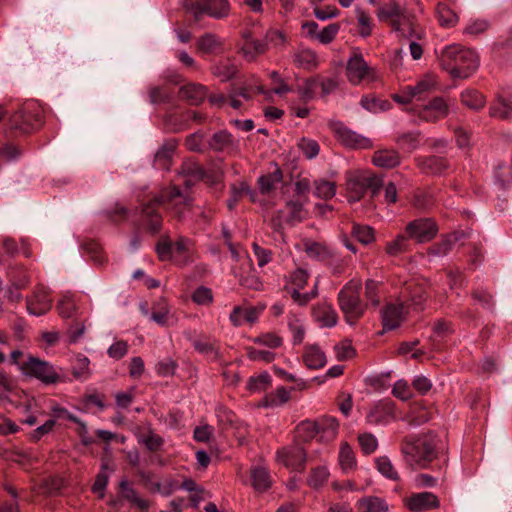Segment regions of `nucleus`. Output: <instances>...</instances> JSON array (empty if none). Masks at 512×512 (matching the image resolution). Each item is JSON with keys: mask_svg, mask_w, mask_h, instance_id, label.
Segmentation results:
<instances>
[{"mask_svg": "<svg viewBox=\"0 0 512 512\" xmlns=\"http://www.w3.org/2000/svg\"><path fill=\"white\" fill-rule=\"evenodd\" d=\"M317 423L318 435L321 441L329 442L336 438L339 430V423L333 416H324Z\"/></svg>", "mask_w": 512, "mask_h": 512, "instance_id": "393cba45", "label": "nucleus"}, {"mask_svg": "<svg viewBox=\"0 0 512 512\" xmlns=\"http://www.w3.org/2000/svg\"><path fill=\"white\" fill-rule=\"evenodd\" d=\"M109 481V468L106 463H102L101 469L98 472L95 482L92 486V491L98 493L101 498L104 497L105 489Z\"/></svg>", "mask_w": 512, "mask_h": 512, "instance_id": "864d4df0", "label": "nucleus"}, {"mask_svg": "<svg viewBox=\"0 0 512 512\" xmlns=\"http://www.w3.org/2000/svg\"><path fill=\"white\" fill-rule=\"evenodd\" d=\"M397 143L402 149L412 152L417 149L420 144V133H404L397 138Z\"/></svg>", "mask_w": 512, "mask_h": 512, "instance_id": "4d7b16f0", "label": "nucleus"}, {"mask_svg": "<svg viewBox=\"0 0 512 512\" xmlns=\"http://www.w3.org/2000/svg\"><path fill=\"white\" fill-rule=\"evenodd\" d=\"M176 146L177 143L175 141L166 142L155 154V166L160 169L168 170L170 168L171 159Z\"/></svg>", "mask_w": 512, "mask_h": 512, "instance_id": "e433bc0d", "label": "nucleus"}, {"mask_svg": "<svg viewBox=\"0 0 512 512\" xmlns=\"http://www.w3.org/2000/svg\"><path fill=\"white\" fill-rule=\"evenodd\" d=\"M314 186V195L318 198L328 200L333 198L336 194V186L334 182L320 179L314 182Z\"/></svg>", "mask_w": 512, "mask_h": 512, "instance_id": "49530a36", "label": "nucleus"}, {"mask_svg": "<svg viewBox=\"0 0 512 512\" xmlns=\"http://www.w3.org/2000/svg\"><path fill=\"white\" fill-rule=\"evenodd\" d=\"M363 512H387L386 502L378 497L365 498L359 501Z\"/></svg>", "mask_w": 512, "mask_h": 512, "instance_id": "6e6d98bb", "label": "nucleus"}, {"mask_svg": "<svg viewBox=\"0 0 512 512\" xmlns=\"http://www.w3.org/2000/svg\"><path fill=\"white\" fill-rule=\"evenodd\" d=\"M407 508L412 512H424L438 508L440 505L438 497L431 492H420L412 494L405 500Z\"/></svg>", "mask_w": 512, "mask_h": 512, "instance_id": "412c9836", "label": "nucleus"}, {"mask_svg": "<svg viewBox=\"0 0 512 512\" xmlns=\"http://www.w3.org/2000/svg\"><path fill=\"white\" fill-rule=\"evenodd\" d=\"M339 464L344 472H349L356 467V458L351 446L344 442L340 446L339 450Z\"/></svg>", "mask_w": 512, "mask_h": 512, "instance_id": "ea45409f", "label": "nucleus"}, {"mask_svg": "<svg viewBox=\"0 0 512 512\" xmlns=\"http://www.w3.org/2000/svg\"><path fill=\"white\" fill-rule=\"evenodd\" d=\"M490 115L501 119L511 118L512 102L505 100L503 97H498L490 107Z\"/></svg>", "mask_w": 512, "mask_h": 512, "instance_id": "37998d69", "label": "nucleus"}, {"mask_svg": "<svg viewBox=\"0 0 512 512\" xmlns=\"http://www.w3.org/2000/svg\"><path fill=\"white\" fill-rule=\"evenodd\" d=\"M361 106L372 113L385 111L390 107V103L386 100H381L370 95H364L360 101Z\"/></svg>", "mask_w": 512, "mask_h": 512, "instance_id": "de8ad7c7", "label": "nucleus"}, {"mask_svg": "<svg viewBox=\"0 0 512 512\" xmlns=\"http://www.w3.org/2000/svg\"><path fill=\"white\" fill-rule=\"evenodd\" d=\"M247 356L252 361L271 363L275 359L276 354L270 350L248 347Z\"/></svg>", "mask_w": 512, "mask_h": 512, "instance_id": "69168bd1", "label": "nucleus"}, {"mask_svg": "<svg viewBox=\"0 0 512 512\" xmlns=\"http://www.w3.org/2000/svg\"><path fill=\"white\" fill-rule=\"evenodd\" d=\"M183 176L189 177V179L185 180L186 185H190L192 181L201 180L204 177L203 168L196 162L187 161L184 162L181 166V172Z\"/></svg>", "mask_w": 512, "mask_h": 512, "instance_id": "c03bdc74", "label": "nucleus"}, {"mask_svg": "<svg viewBox=\"0 0 512 512\" xmlns=\"http://www.w3.org/2000/svg\"><path fill=\"white\" fill-rule=\"evenodd\" d=\"M43 124V111L33 102L24 104L9 118V127L21 133H30Z\"/></svg>", "mask_w": 512, "mask_h": 512, "instance_id": "423d86ee", "label": "nucleus"}, {"mask_svg": "<svg viewBox=\"0 0 512 512\" xmlns=\"http://www.w3.org/2000/svg\"><path fill=\"white\" fill-rule=\"evenodd\" d=\"M355 12H356L357 20H358V25H359V34L362 37L370 36L372 33V29H373L372 18L369 16L368 13H366L361 8H356Z\"/></svg>", "mask_w": 512, "mask_h": 512, "instance_id": "bf43d9fd", "label": "nucleus"}, {"mask_svg": "<svg viewBox=\"0 0 512 512\" xmlns=\"http://www.w3.org/2000/svg\"><path fill=\"white\" fill-rule=\"evenodd\" d=\"M188 339L191 341L194 349L198 353L206 356H213L214 358L218 357V348L216 347L215 342L208 337L200 336L192 338L191 335H189Z\"/></svg>", "mask_w": 512, "mask_h": 512, "instance_id": "58836bf2", "label": "nucleus"}, {"mask_svg": "<svg viewBox=\"0 0 512 512\" xmlns=\"http://www.w3.org/2000/svg\"><path fill=\"white\" fill-rule=\"evenodd\" d=\"M259 313L256 308L249 307V308H242L240 306H235L230 313V321L231 323L238 327L241 326L243 323H253L258 319Z\"/></svg>", "mask_w": 512, "mask_h": 512, "instance_id": "473e14b6", "label": "nucleus"}, {"mask_svg": "<svg viewBox=\"0 0 512 512\" xmlns=\"http://www.w3.org/2000/svg\"><path fill=\"white\" fill-rule=\"evenodd\" d=\"M437 81L433 75H425L415 85H409L416 100L424 99L436 87Z\"/></svg>", "mask_w": 512, "mask_h": 512, "instance_id": "4c0bfd02", "label": "nucleus"}, {"mask_svg": "<svg viewBox=\"0 0 512 512\" xmlns=\"http://www.w3.org/2000/svg\"><path fill=\"white\" fill-rule=\"evenodd\" d=\"M238 71L236 64L231 59H224L212 66L211 72L221 81H229Z\"/></svg>", "mask_w": 512, "mask_h": 512, "instance_id": "c9c22d12", "label": "nucleus"}, {"mask_svg": "<svg viewBox=\"0 0 512 512\" xmlns=\"http://www.w3.org/2000/svg\"><path fill=\"white\" fill-rule=\"evenodd\" d=\"M399 298L407 307L410 305L415 309H422L427 299V292L422 284L407 282L401 289Z\"/></svg>", "mask_w": 512, "mask_h": 512, "instance_id": "2eb2a0df", "label": "nucleus"}, {"mask_svg": "<svg viewBox=\"0 0 512 512\" xmlns=\"http://www.w3.org/2000/svg\"><path fill=\"white\" fill-rule=\"evenodd\" d=\"M415 161L421 172L426 175H442L450 168L448 160L442 156H418Z\"/></svg>", "mask_w": 512, "mask_h": 512, "instance_id": "aec40b11", "label": "nucleus"}, {"mask_svg": "<svg viewBox=\"0 0 512 512\" xmlns=\"http://www.w3.org/2000/svg\"><path fill=\"white\" fill-rule=\"evenodd\" d=\"M20 370L26 376L33 377L46 385L59 382L60 375L49 362L36 357H29L20 365Z\"/></svg>", "mask_w": 512, "mask_h": 512, "instance_id": "9d476101", "label": "nucleus"}, {"mask_svg": "<svg viewBox=\"0 0 512 512\" xmlns=\"http://www.w3.org/2000/svg\"><path fill=\"white\" fill-rule=\"evenodd\" d=\"M307 202L301 198L292 199L286 203V207L289 210L287 215L282 210L276 211L271 219L274 230H279L283 222L295 224L303 221L306 217L303 207Z\"/></svg>", "mask_w": 512, "mask_h": 512, "instance_id": "f8f14e48", "label": "nucleus"}, {"mask_svg": "<svg viewBox=\"0 0 512 512\" xmlns=\"http://www.w3.org/2000/svg\"><path fill=\"white\" fill-rule=\"evenodd\" d=\"M358 442L362 451L369 455L376 451L378 447V441L376 437L371 433H362L358 436Z\"/></svg>", "mask_w": 512, "mask_h": 512, "instance_id": "774afa93", "label": "nucleus"}, {"mask_svg": "<svg viewBox=\"0 0 512 512\" xmlns=\"http://www.w3.org/2000/svg\"><path fill=\"white\" fill-rule=\"evenodd\" d=\"M436 440L431 434L418 437H406L401 444L405 461L411 466L425 468L435 458Z\"/></svg>", "mask_w": 512, "mask_h": 512, "instance_id": "20e7f679", "label": "nucleus"}, {"mask_svg": "<svg viewBox=\"0 0 512 512\" xmlns=\"http://www.w3.org/2000/svg\"><path fill=\"white\" fill-rule=\"evenodd\" d=\"M297 438L302 441H309L318 435L316 421H303L296 428Z\"/></svg>", "mask_w": 512, "mask_h": 512, "instance_id": "5fc2aeb1", "label": "nucleus"}, {"mask_svg": "<svg viewBox=\"0 0 512 512\" xmlns=\"http://www.w3.org/2000/svg\"><path fill=\"white\" fill-rule=\"evenodd\" d=\"M361 283L350 281L338 294L339 306L345 315L346 321L353 325L363 315L365 307L360 300Z\"/></svg>", "mask_w": 512, "mask_h": 512, "instance_id": "39448f33", "label": "nucleus"}, {"mask_svg": "<svg viewBox=\"0 0 512 512\" xmlns=\"http://www.w3.org/2000/svg\"><path fill=\"white\" fill-rule=\"evenodd\" d=\"M435 16L441 27H454L459 18L457 14L444 2H438L435 7Z\"/></svg>", "mask_w": 512, "mask_h": 512, "instance_id": "72a5a7b5", "label": "nucleus"}, {"mask_svg": "<svg viewBox=\"0 0 512 512\" xmlns=\"http://www.w3.org/2000/svg\"><path fill=\"white\" fill-rule=\"evenodd\" d=\"M410 238L408 235L399 234L395 239L386 244V253L390 256H397L410 249Z\"/></svg>", "mask_w": 512, "mask_h": 512, "instance_id": "a19ab883", "label": "nucleus"}, {"mask_svg": "<svg viewBox=\"0 0 512 512\" xmlns=\"http://www.w3.org/2000/svg\"><path fill=\"white\" fill-rule=\"evenodd\" d=\"M304 251L309 258L325 262L328 265H331L334 261L339 260V257L336 255L335 251L325 243L306 240L304 242Z\"/></svg>", "mask_w": 512, "mask_h": 512, "instance_id": "6ab92c4d", "label": "nucleus"}, {"mask_svg": "<svg viewBox=\"0 0 512 512\" xmlns=\"http://www.w3.org/2000/svg\"><path fill=\"white\" fill-rule=\"evenodd\" d=\"M198 49L203 53H213L220 46V39L212 33H206L198 39Z\"/></svg>", "mask_w": 512, "mask_h": 512, "instance_id": "3c124183", "label": "nucleus"}, {"mask_svg": "<svg viewBox=\"0 0 512 512\" xmlns=\"http://www.w3.org/2000/svg\"><path fill=\"white\" fill-rule=\"evenodd\" d=\"M187 12L193 15L195 20H200L207 15L216 20L227 18L231 13L229 0H196L185 5Z\"/></svg>", "mask_w": 512, "mask_h": 512, "instance_id": "0eeeda50", "label": "nucleus"}, {"mask_svg": "<svg viewBox=\"0 0 512 512\" xmlns=\"http://www.w3.org/2000/svg\"><path fill=\"white\" fill-rule=\"evenodd\" d=\"M277 461L293 470H302L306 461V453L300 446H290L277 451Z\"/></svg>", "mask_w": 512, "mask_h": 512, "instance_id": "dca6fc26", "label": "nucleus"}, {"mask_svg": "<svg viewBox=\"0 0 512 512\" xmlns=\"http://www.w3.org/2000/svg\"><path fill=\"white\" fill-rule=\"evenodd\" d=\"M367 422L373 425H386L394 419V410L390 403H380L367 414Z\"/></svg>", "mask_w": 512, "mask_h": 512, "instance_id": "b1692460", "label": "nucleus"}, {"mask_svg": "<svg viewBox=\"0 0 512 512\" xmlns=\"http://www.w3.org/2000/svg\"><path fill=\"white\" fill-rule=\"evenodd\" d=\"M149 101L152 104L168 102L172 93L166 86H151L148 89Z\"/></svg>", "mask_w": 512, "mask_h": 512, "instance_id": "052dcab7", "label": "nucleus"}, {"mask_svg": "<svg viewBox=\"0 0 512 512\" xmlns=\"http://www.w3.org/2000/svg\"><path fill=\"white\" fill-rule=\"evenodd\" d=\"M408 307L398 298L397 303H388L382 309V325L384 330L398 328L405 320Z\"/></svg>", "mask_w": 512, "mask_h": 512, "instance_id": "4468645a", "label": "nucleus"}, {"mask_svg": "<svg viewBox=\"0 0 512 512\" xmlns=\"http://www.w3.org/2000/svg\"><path fill=\"white\" fill-rule=\"evenodd\" d=\"M290 399V391L285 387H277L276 390L266 396L267 406H280Z\"/></svg>", "mask_w": 512, "mask_h": 512, "instance_id": "680f3d73", "label": "nucleus"}, {"mask_svg": "<svg viewBox=\"0 0 512 512\" xmlns=\"http://www.w3.org/2000/svg\"><path fill=\"white\" fill-rule=\"evenodd\" d=\"M283 174L277 164L274 165L273 171L262 175L258 178L259 188L262 194H269L282 182Z\"/></svg>", "mask_w": 512, "mask_h": 512, "instance_id": "c85d7f7f", "label": "nucleus"}, {"mask_svg": "<svg viewBox=\"0 0 512 512\" xmlns=\"http://www.w3.org/2000/svg\"><path fill=\"white\" fill-rule=\"evenodd\" d=\"M313 317L321 327H333L337 323V313L329 304H321L314 307Z\"/></svg>", "mask_w": 512, "mask_h": 512, "instance_id": "cd10ccee", "label": "nucleus"}, {"mask_svg": "<svg viewBox=\"0 0 512 512\" xmlns=\"http://www.w3.org/2000/svg\"><path fill=\"white\" fill-rule=\"evenodd\" d=\"M368 171L350 173L347 178V191L349 202L359 201L367 192Z\"/></svg>", "mask_w": 512, "mask_h": 512, "instance_id": "f3484780", "label": "nucleus"}, {"mask_svg": "<svg viewBox=\"0 0 512 512\" xmlns=\"http://www.w3.org/2000/svg\"><path fill=\"white\" fill-rule=\"evenodd\" d=\"M457 240L456 237H452L451 235L443 237L439 242L432 245L427 253L429 256L435 257H443L446 256L451 250L452 247Z\"/></svg>", "mask_w": 512, "mask_h": 512, "instance_id": "79ce46f5", "label": "nucleus"}, {"mask_svg": "<svg viewBox=\"0 0 512 512\" xmlns=\"http://www.w3.org/2000/svg\"><path fill=\"white\" fill-rule=\"evenodd\" d=\"M335 138L345 147L350 149H369L373 147V142L338 120L330 121L328 124Z\"/></svg>", "mask_w": 512, "mask_h": 512, "instance_id": "1a4fd4ad", "label": "nucleus"}, {"mask_svg": "<svg viewBox=\"0 0 512 512\" xmlns=\"http://www.w3.org/2000/svg\"><path fill=\"white\" fill-rule=\"evenodd\" d=\"M52 307V299L45 287H37L27 300V310L31 315L41 316Z\"/></svg>", "mask_w": 512, "mask_h": 512, "instance_id": "a211bd4d", "label": "nucleus"}, {"mask_svg": "<svg viewBox=\"0 0 512 512\" xmlns=\"http://www.w3.org/2000/svg\"><path fill=\"white\" fill-rule=\"evenodd\" d=\"M166 206L181 218L185 210L189 208L190 201L176 186L164 189L160 195L144 204L140 213V225L148 232L156 234L162 227V216L158 212L159 206Z\"/></svg>", "mask_w": 512, "mask_h": 512, "instance_id": "f257e3e1", "label": "nucleus"}, {"mask_svg": "<svg viewBox=\"0 0 512 512\" xmlns=\"http://www.w3.org/2000/svg\"><path fill=\"white\" fill-rule=\"evenodd\" d=\"M288 328L292 333L293 344H301L305 337V327L302 320L296 316L290 317L288 320Z\"/></svg>", "mask_w": 512, "mask_h": 512, "instance_id": "603ef678", "label": "nucleus"}, {"mask_svg": "<svg viewBox=\"0 0 512 512\" xmlns=\"http://www.w3.org/2000/svg\"><path fill=\"white\" fill-rule=\"evenodd\" d=\"M298 147L307 159L315 158L320 151L318 142L309 138H302L298 142Z\"/></svg>", "mask_w": 512, "mask_h": 512, "instance_id": "0e129e2a", "label": "nucleus"}, {"mask_svg": "<svg viewBox=\"0 0 512 512\" xmlns=\"http://www.w3.org/2000/svg\"><path fill=\"white\" fill-rule=\"evenodd\" d=\"M303 363L308 369L318 370L327 363L324 351L317 344H307L302 355Z\"/></svg>", "mask_w": 512, "mask_h": 512, "instance_id": "5701e85b", "label": "nucleus"}, {"mask_svg": "<svg viewBox=\"0 0 512 512\" xmlns=\"http://www.w3.org/2000/svg\"><path fill=\"white\" fill-rule=\"evenodd\" d=\"M442 69L447 71L453 79H467L479 67V57L470 48L459 44L444 47L439 56Z\"/></svg>", "mask_w": 512, "mask_h": 512, "instance_id": "f03ea898", "label": "nucleus"}, {"mask_svg": "<svg viewBox=\"0 0 512 512\" xmlns=\"http://www.w3.org/2000/svg\"><path fill=\"white\" fill-rule=\"evenodd\" d=\"M241 51L247 61H254L258 56L267 51V43L264 40L247 38L243 42Z\"/></svg>", "mask_w": 512, "mask_h": 512, "instance_id": "2f4dec72", "label": "nucleus"}, {"mask_svg": "<svg viewBox=\"0 0 512 512\" xmlns=\"http://www.w3.org/2000/svg\"><path fill=\"white\" fill-rule=\"evenodd\" d=\"M271 385V376L267 372H263L258 376L250 377L247 381V389L251 393L265 391Z\"/></svg>", "mask_w": 512, "mask_h": 512, "instance_id": "a18cd8bd", "label": "nucleus"}, {"mask_svg": "<svg viewBox=\"0 0 512 512\" xmlns=\"http://www.w3.org/2000/svg\"><path fill=\"white\" fill-rule=\"evenodd\" d=\"M448 114V105L441 97L433 98L428 104L424 105L418 112L421 120L426 122H435L444 118Z\"/></svg>", "mask_w": 512, "mask_h": 512, "instance_id": "4be33fe9", "label": "nucleus"}, {"mask_svg": "<svg viewBox=\"0 0 512 512\" xmlns=\"http://www.w3.org/2000/svg\"><path fill=\"white\" fill-rule=\"evenodd\" d=\"M438 232V226L431 218H419L409 222L406 226V234L410 239L419 243L431 241Z\"/></svg>", "mask_w": 512, "mask_h": 512, "instance_id": "ddd939ff", "label": "nucleus"}, {"mask_svg": "<svg viewBox=\"0 0 512 512\" xmlns=\"http://www.w3.org/2000/svg\"><path fill=\"white\" fill-rule=\"evenodd\" d=\"M372 163L377 167L391 169L400 164V155L392 149L378 150L372 156Z\"/></svg>", "mask_w": 512, "mask_h": 512, "instance_id": "a878e982", "label": "nucleus"}, {"mask_svg": "<svg viewBox=\"0 0 512 512\" xmlns=\"http://www.w3.org/2000/svg\"><path fill=\"white\" fill-rule=\"evenodd\" d=\"M209 147L216 152L229 151L235 146L234 137L226 130H221L212 135L208 141Z\"/></svg>", "mask_w": 512, "mask_h": 512, "instance_id": "c756f323", "label": "nucleus"}, {"mask_svg": "<svg viewBox=\"0 0 512 512\" xmlns=\"http://www.w3.org/2000/svg\"><path fill=\"white\" fill-rule=\"evenodd\" d=\"M377 18L386 22L391 29L403 38H420L414 14L409 13L397 1L391 0L377 10Z\"/></svg>", "mask_w": 512, "mask_h": 512, "instance_id": "7ed1b4c3", "label": "nucleus"}, {"mask_svg": "<svg viewBox=\"0 0 512 512\" xmlns=\"http://www.w3.org/2000/svg\"><path fill=\"white\" fill-rule=\"evenodd\" d=\"M252 486L256 491L264 492L271 486V476L269 471L260 465L251 468Z\"/></svg>", "mask_w": 512, "mask_h": 512, "instance_id": "7c9ffc66", "label": "nucleus"}, {"mask_svg": "<svg viewBox=\"0 0 512 512\" xmlns=\"http://www.w3.org/2000/svg\"><path fill=\"white\" fill-rule=\"evenodd\" d=\"M353 236L362 244H370L374 241V230L370 226L355 224L352 228Z\"/></svg>", "mask_w": 512, "mask_h": 512, "instance_id": "e2e57ef3", "label": "nucleus"}, {"mask_svg": "<svg viewBox=\"0 0 512 512\" xmlns=\"http://www.w3.org/2000/svg\"><path fill=\"white\" fill-rule=\"evenodd\" d=\"M346 77L353 85H359L363 81H373L375 73L360 53H353L347 60Z\"/></svg>", "mask_w": 512, "mask_h": 512, "instance_id": "9b49d317", "label": "nucleus"}, {"mask_svg": "<svg viewBox=\"0 0 512 512\" xmlns=\"http://www.w3.org/2000/svg\"><path fill=\"white\" fill-rule=\"evenodd\" d=\"M179 95L186 99L192 105H198L204 101L207 96L206 87L201 84L190 83L180 88Z\"/></svg>", "mask_w": 512, "mask_h": 512, "instance_id": "bb28decb", "label": "nucleus"}, {"mask_svg": "<svg viewBox=\"0 0 512 512\" xmlns=\"http://www.w3.org/2000/svg\"><path fill=\"white\" fill-rule=\"evenodd\" d=\"M329 475L330 473L326 466H318L311 470L307 479L308 485L313 488H319L327 482Z\"/></svg>", "mask_w": 512, "mask_h": 512, "instance_id": "8fccbe9b", "label": "nucleus"}, {"mask_svg": "<svg viewBox=\"0 0 512 512\" xmlns=\"http://www.w3.org/2000/svg\"><path fill=\"white\" fill-rule=\"evenodd\" d=\"M376 467L378 471L386 478L398 480L399 475L394 468L391 460L387 456H381L376 459Z\"/></svg>", "mask_w": 512, "mask_h": 512, "instance_id": "13d9d810", "label": "nucleus"}, {"mask_svg": "<svg viewBox=\"0 0 512 512\" xmlns=\"http://www.w3.org/2000/svg\"><path fill=\"white\" fill-rule=\"evenodd\" d=\"M309 279V274L304 269H296L290 274L289 283L285 286V290L290 294L294 303L299 306L308 304L312 299L318 295V284L317 279L310 292L301 293V290L305 288Z\"/></svg>", "mask_w": 512, "mask_h": 512, "instance_id": "6e6552de", "label": "nucleus"}, {"mask_svg": "<svg viewBox=\"0 0 512 512\" xmlns=\"http://www.w3.org/2000/svg\"><path fill=\"white\" fill-rule=\"evenodd\" d=\"M317 81L313 78L306 79L302 83L298 84V94L303 101L311 100L317 88Z\"/></svg>", "mask_w": 512, "mask_h": 512, "instance_id": "338daca9", "label": "nucleus"}, {"mask_svg": "<svg viewBox=\"0 0 512 512\" xmlns=\"http://www.w3.org/2000/svg\"><path fill=\"white\" fill-rule=\"evenodd\" d=\"M294 64L304 70H312L317 67L318 60L316 53L309 48H301L293 55Z\"/></svg>", "mask_w": 512, "mask_h": 512, "instance_id": "f704fd0d", "label": "nucleus"}, {"mask_svg": "<svg viewBox=\"0 0 512 512\" xmlns=\"http://www.w3.org/2000/svg\"><path fill=\"white\" fill-rule=\"evenodd\" d=\"M462 103L473 110H479L484 106L483 95L476 90H466L461 95Z\"/></svg>", "mask_w": 512, "mask_h": 512, "instance_id": "09e8293b", "label": "nucleus"}]
</instances>
